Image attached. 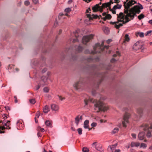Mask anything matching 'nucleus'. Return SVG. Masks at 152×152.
Instances as JSON below:
<instances>
[{
    "label": "nucleus",
    "instance_id": "obj_48",
    "mask_svg": "<svg viewBox=\"0 0 152 152\" xmlns=\"http://www.w3.org/2000/svg\"><path fill=\"white\" fill-rule=\"evenodd\" d=\"M32 1L34 4H37L38 2V0H32Z\"/></svg>",
    "mask_w": 152,
    "mask_h": 152
},
{
    "label": "nucleus",
    "instance_id": "obj_16",
    "mask_svg": "<svg viewBox=\"0 0 152 152\" xmlns=\"http://www.w3.org/2000/svg\"><path fill=\"white\" fill-rule=\"evenodd\" d=\"M145 136V133L144 132H140L138 136L139 139L140 140H143Z\"/></svg>",
    "mask_w": 152,
    "mask_h": 152
},
{
    "label": "nucleus",
    "instance_id": "obj_33",
    "mask_svg": "<svg viewBox=\"0 0 152 152\" xmlns=\"http://www.w3.org/2000/svg\"><path fill=\"white\" fill-rule=\"evenodd\" d=\"M79 84V82H77L75 83L73 85L74 87L76 89H78V85Z\"/></svg>",
    "mask_w": 152,
    "mask_h": 152
},
{
    "label": "nucleus",
    "instance_id": "obj_58",
    "mask_svg": "<svg viewBox=\"0 0 152 152\" xmlns=\"http://www.w3.org/2000/svg\"><path fill=\"white\" fill-rule=\"evenodd\" d=\"M149 23L150 24L152 25V19L150 20H149L148 21Z\"/></svg>",
    "mask_w": 152,
    "mask_h": 152
},
{
    "label": "nucleus",
    "instance_id": "obj_54",
    "mask_svg": "<svg viewBox=\"0 0 152 152\" xmlns=\"http://www.w3.org/2000/svg\"><path fill=\"white\" fill-rule=\"evenodd\" d=\"M64 15V14L63 13H60L59 14V16H58V18L59 19L61 18V17L63 16Z\"/></svg>",
    "mask_w": 152,
    "mask_h": 152
},
{
    "label": "nucleus",
    "instance_id": "obj_37",
    "mask_svg": "<svg viewBox=\"0 0 152 152\" xmlns=\"http://www.w3.org/2000/svg\"><path fill=\"white\" fill-rule=\"evenodd\" d=\"M71 11V9L69 8H67L65 10V11L66 12H69Z\"/></svg>",
    "mask_w": 152,
    "mask_h": 152
},
{
    "label": "nucleus",
    "instance_id": "obj_63",
    "mask_svg": "<svg viewBox=\"0 0 152 152\" xmlns=\"http://www.w3.org/2000/svg\"><path fill=\"white\" fill-rule=\"evenodd\" d=\"M65 15H66V16H67L68 15V14L67 13H66L65 14Z\"/></svg>",
    "mask_w": 152,
    "mask_h": 152
},
{
    "label": "nucleus",
    "instance_id": "obj_9",
    "mask_svg": "<svg viewBox=\"0 0 152 152\" xmlns=\"http://www.w3.org/2000/svg\"><path fill=\"white\" fill-rule=\"evenodd\" d=\"M130 117V114L128 113H126L124 115L123 121H122V124L123 126L126 127V124L129 122L128 119Z\"/></svg>",
    "mask_w": 152,
    "mask_h": 152
},
{
    "label": "nucleus",
    "instance_id": "obj_25",
    "mask_svg": "<svg viewBox=\"0 0 152 152\" xmlns=\"http://www.w3.org/2000/svg\"><path fill=\"white\" fill-rule=\"evenodd\" d=\"M122 7V5L117 4V5L114 6L113 7V8H114L115 10L117 9H120Z\"/></svg>",
    "mask_w": 152,
    "mask_h": 152
},
{
    "label": "nucleus",
    "instance_id": "obj_14",
    "mask_svg": "<svg viewBox=\"0 0 152 152\" xmlns=\"http://www.w3.org/2000/svg\"><path fill=\"white\" fill-rule=\"evenodd\" d=\"M113 2L112 0H110V2H108L106 3H104L103 4L101 7L102 8V10L103 8H106L107 7H109L110 5L111 4H113Z\"/></svg>",
    "mask_w": 152,
    "mask_h": 152
},
{
    "label": "nucleus",
    "instance_id": "obj_17",
    "mask_svg": "<svg viewBox=\"0 0 152 152\" xmlns=\"http://www.w3.org/2000/svg\"><path fill=\"white\" fill-rule=\"evenodd\" d=\"M88 17L90 20L92 19H97L98 18H102V16L100 15L99 16H98L97 15H92L91 16L90 15H88Z\"/></svg>",
    "mask_w": 152,
    "mask_h": 152
},
{
    "label": "nucleus",
    "instance_id": "obj_60",
    "mask_svg": "<svg viewBox=\"0 0 152 152\" xmlns=\"http://www.w3.org/2000/svg\"><path fill=\"white\" fill-rule=\"evenodd\" d=\"M44 70H45V71H43H43H42V72H45V71H46L47 70H46V69H44Z\"/></svg>",
    "mask_w": 152,
    "mask_h": 152
},
{
    "label": "nucleus",
    "instance_id": "obj_40",
    "mask_svg": "<svg viewBox=\"0 0 152 152\" xmlns=\"http://www.w3.org/2000/svg\"><path fill=\"white\" fill-rule=\"evenodd\" d=\"M24 4L25 5L28 6L30 2L28 1L27 0L25 1Z\"/></svg>",
    "mask_w": 152,
    "mask_h": 152
},
{
    "label": "nucleus",
    "instance_id": "obj_44",
    "mask_svg": "<svg viewBox=\"0 0 152 152\" xmlns=\"http://www.w3.org/2000/svg\"><path fill=\"white\" fill-rule=\"evenodd\" d=\"M58 97L59 99L61 101H62L65 99V98L64 97H62L61 96H58Z\"/></svg>",
    "mask_w": 152,
    "mask_h": 152
},
{
    "label": "nucleus",
    "instance_id": "obj_53",
    "mask_svg": "<svg viewBox=\"0 0 152 152\" xmlns=\"http://www.w3.org/2000/svg\"><path fill=\"white\" fill-rule=\"evenodd\" d=\"M37 134L38 137H41L42 136V134L40 133V132H38Z\"/></svg>",
    "mask_w": 152,
    "mask_h": 152
},
{
    "label": "nucleus",
    "instance_id": "obj_15",
    "mask_svg": "<svg viewBox=\"0 0 152 152\" xmlns=\"http://www.w3.org/2000/svg\"><path fill=\"white\" fill-rule=\"evenodd\" d=\"M117 145V144H115L109 146L107 148L108 151L109 152H113Z\"/></svg>",
    "mask_w": 152,
    "mask_h": 152
},
{
    "label": "nucleus",
    "instance_id": "obj_56",
    "mask_svg": "<svg viewBox=\"0 0 152 152\" xmlns=\"http://www.w3.org/2000/svg\"><path fill=\"white\" fill-rule=\"evenodd\" d=\"M5 108L7 110H10V108L8 106L5 107Z\"/></svg>",
    "mask_w": 152,
    "mask_h": 152
},
{
    "label": "nucleus",
    "instance_id": "obj_47",
    "mask_svg": "<svg viewBox=\"0 0 152 152\" xmlns=\"http://www.w3.org/2000/svg\"><path fill=\"white\" fill-rule=\"evenodd\" d=\"M131 135L133 138L134 139L136 138V135L135 134L132 133V134Z\"/></svg>",
    "mask_w": 152,
    "mask_h": 152
},
{
    "label": "nucleus",
    "instance_id": "obj_18",
    "mask_svg": "<svg viewBox=\"0 0 152 152\" xmlns=\"http://www.w3.org/2000/svg\"><path fill=\"white\" fill-rule=\"evenodd\" d=\"M51 109L54 111H57L59 110V107L58 105L55 104H53L51 105Z\"/></svg>",
    "mask_w": 152,
    "mask_h": 152
},
{
    "label": "nucleus",
    "instance_id": "obj_34",
    "mask_svg": "<svg viewBox=\"0 0 152 152\" xmlns=\"http://www.w3.org/2000/svg\"><path fill=\"white\" fill-rule=\"evenodd\" d=\"M77 131H78L79 134L80 135L82 134V129H81V128H78L77 129Z\"/></svg>",
    "mask_w": 152,
    "mask_h": 152
},
{
    "label": "nucleus",
    "instance_id": "obj_4",
    "mask_svg": "<svg viewBox=\"0 0 152 152\" xmlns=\"http://www.w3.org/2000/svg\"><path fill=\"white\" fill-rule=\"evenodd\" d=\"M104 42L103 41L102 42L101 45H100L99 43H97L95 45L94 48L95 53H100L101 51L104 50V49H107L108 48L109 46H105L103 47Z\"/></svg>",
    "mask_w": 152,
    "mask_h": 152
},
{
    "label": "nucleus",
    "instance_id": "obj_42",
    "mask_svg": "<svg viewBox=\"0 0 152 152\" xmlns=\"http://www.w3.org/2000/svg\"><path fill=\"white\" fill-rule=\"evenodd\" d=\"M138 34H139V36L141 37H144V34L143 33H142V32L139 33Z\"/></svg>",
    "mask_w": 152,
    "mask_h": 152
},
{
    "label": "nucleus",
    "instance_id": "obj_52",
    "mask_svg": "<svg viewBox=\"0 0 152 152\" xmlns=\"http://www.w3.org/2000/svg\"><path fill=\"white\" fill-rule=\"evenodd\" d=\"M120 0H114V1L113 2L115 3H118L119 2H120Z\"/></svg>",
    "mask_w": 152,
    "mask_h": 152
},
{
    "label": "nucleus",
    "instance_id": "obj_35",
    "mask_svg": "<svg viewBox=\"0 0 152 152\" xmlns=\"http://www.w3.org/2000/svg\"><path fill=\"white\" fill-rule=\"evenodd\" d=\"M110 10L112 12L113 14H116V11H115V9L114 8H113V7L112 9H110Z\"/></svg>",
    "mask_w": 152,
    "mask_h": 152
},
{
    "label": "nucleus",
    "instance_id": "obj_62",
    "mask_svg": "<svg viewBox=\"0 0 152 152\" xmlns=\"http://www.w3.org/2000/svg\"><path fill=\"white\" fill-rule=\"evenodd\" d=\"M43 152H47V151L45 149H44V151H43Z\"/></svg>",
    "mask_w": 152,
    "mask_h": 152
},
{
    "label": "nucleus",
    "instance_id": "obj_64",
    "mask_svg": "<svg viewBox=\"0 0 152 152\" xmlns=\"http://www.w3.org/2000/svg\"><path fill=\"white\" fill-rule=\"evenodd\" d=\"M150 45L152 44V42H151L150 43Z\"/></svg>",
    "mask_w": 152,
    "mask_h": 152
},
{
    "label": "nucleus",
    "instance_id": "obj_49",
    "mask_svg": "<svg viewBox=\"0 0 152 152\" xmlns=\"http://www.w3.org/2000/svg\"><path fill=\"white\" fill-rule=\"evenodd\" d=\"M2 116H3V117L4 118H5V119H6L7 118V116L5 114H3L2 115Z\"/></svg>",
    "mask_w": 152,
    "mask_h": 152
},
{
    "label": "nucleus",
    "instance_id": "obj_39",
    "mask_svg": "<svg viewBox=\"0 0 152 152\" xmlns=\"http://www.w3.org/2000/svg\"><path fill=\"white\" fill-rule=\"evenodd\" d=\"M40 115V112L39 111L37 112L36 113V117L35 118V119L36 118H38Z\"/></svg>",
    "mask_w": 152,
    "mask_h": 152
},
{
    "label": "nucleus",
    "instance_id": "obj_22",
    "mask_svg": "<svg viewBox=\"0 0 152 152\" xmlns=\"http://www.w3.org/2000/svg\"><path fill=\"white\" fill-rule=\"evenodd\" d=\"M82 116L78 115L75 118V122L77 125H78L80 120V119H82Z\"/></svg>",
    "mask_w": 152,
    "mask_h": 152
},
{
    "label": "nucleus",
    "instance_id": "obj_8",
    "mask_svg": "<svg viewBox=\"0 0 152 152\" xmlns=\"http://www.w3.org/2000/svg\"><path fill=\"white\" fill-rule=\"evenodd\" d=\"M142 47V42L140 41H137L133 46V49L134 50L137 51L141 49Z\"/></svg>",
    "mask_w": 152,
    "mask_h": 152
},
{
    "label": "nucleus",
    "instance_id": "obj_6",
    "mask_svg": "<svg viewBox=\"0 0 152 152\" xmlns=\"http://www.w3.org/2000/svg\"><path fill=\"white\" fill-rule=\"evenodd\" d=\"M79 31H77L75 32H73V34L74 35L75 37V39L74 38L71 40H72V42H79V40H81L82 38V35L78 33Z\"/></svg>",
    "mask_w": 152,
    "mask_h": 152
},
{
    "label": "nucleus",
    "instance_id": "obj_30",
    "mask_svg": "<svg viewBox=\"0 0 152 152\" xmlns=\"http://www.w3.org/2000/svg\"><path fill=\"white\" fill-rule=\"evenodd\" d=\"M83 50V48L82 47L79 46H78L77 48V50L78 52H80L81 51Z\"/></svg>",
    "mask_w": 152,
    "mask_h": 152
},
{
    "label": "nucleus",
    "instance_id": "obj_3",
    "mask_svg": "<svg viewBox=\"0 0 152 152\" xmlns=\"http://www.w3.org/2000/svg\"><path fill=\"white\" fill-rule=\"evenodd\" d=\"M10 125V121H7V122L4 121H0V133L1 134L4 133V131H1V130H3L5 129H10L11 128L9 127Z\"/></svg>",
    "mask_w": 152,
    "mask_h": 152
},
{
    "label": "nucleus",
    "instance_id": "obj_24",
    "mask_svg": "<svg viewBox=\"0 0 152 152\" xmlns=\"http://www.w3.org/2000/svg\"><path fill=\"white\" fill-rule=\"evenodd\" d=\"M119 131V129L117 127L114 128L113 129L111 133L113 134H114L115 133H118Z\"/></svg>",
    "mask_w": 152,
    "mask_h": 152
},
{
    "label": "nucleus",
    "instance_id": "obj_7",
    "mask_svg": "<svg viewBox=\"0 0 152 152\" xmlns=\"http://www.w3.org/2000/svg\"><path fill=\"white\" fill-rule=\"evenodd\" d=\"M93 37L94 35L92 34L84 36L82 38L83 43L84 44H86L90 40L93 39Z\"/></svg>",
    "mask_w": 152,
    "mask_h": 152
},
{
    "label": "nucleus",
    "instance_id": "obj_55",
    "mask_svg": "<svg viewBox=\"0 0 152 152\" xmlns=\"http://www.w3.org/2000/svg\"><path fill=\"white\" fill-rule=\"evenodd\" d=\"M111 41L112 40L111 39H108L107 41V44H109Z\"/></svg>",
    "mask_w": 152,
    "mask_h": 152
},
{
    "label": "nucleus",
    "instance_id": "obj_38",
    "mask_svg": "<svg viewBox=\"0 0 152 152\" xmlns=\"http://www.w3.org/2000/svg\"><path fill=\"white\" fill-rule=\"evenodd\" d=\"M45 124L47 126H50V121H46L45 122Z\"/></svg>",
    "mask_w": 152,
    "mask_h": 152
},
{
    "label": "nucleus",
    "instance_id": "obj_2",
    "mask_svg": "<svg viewBox=\"0 0 152 152\" xmlns=\"http://www.w3.org/2000/svg\"><path fill=\"white\" fill-rule=\"evenodd\" d=\"M88 100L90 102L94 103V110L97 112L101 110L105 111L108 109L107 107L104 106V104L102 102L96 100H93V99L90 98H89L88 100L86 99L84 100V102L86 105L88 104Z\"/></svg>",
    "mask_w": 152,
    "mask_h": 152
},
{
    "label": "nucleus",
    "instance_id": "obj_23",
    "mask_svg": "<svg viewBox=\"0 0 152 152\" xmlns=\"http://www.w3.org/2000/svg\"><path fill=\"white\" fill-rule=\"evenodd\" d=\"M140 145V143L139 142H132L131 143V146L132 147H138Z\"/></svg>",
    "mask_w": 152,
    "mask_h": 152
},
{
    "label": "nucleus",
    "instance_id": "obj_12",
    "mask_svg": "<svg viewBox=\"0 0 152 152\" xmlns=\"http://www.w3.org/2000/svg\"><path fill=\"white\" fill-rule=\"evenodd\" d=\"M92 10L94 12H96L98 11L101 12L102 11L101 7L99 6V4H96L93 7Z\"/></svg>",
    "mask_w": 152,
    "mask_h": 152
},
{
    "label": "nucleus",
    "instance_id": "obj_32",
    "mask_svg": "<svg viewBox=\"0 0 152 152\" xmlns=\"http://www.w3.org/2000/svg\"><path fill=\"white\" fill-rule=\"evenodd\" d=\"M82 150L84 152H88L89 151L88 149L86 147H83V148Z\"/></svg>",
    "mask_w": 152,
    "mask_h": 152
},
{
    "label": "nucleus",
    "instance_id": "obj_45",
    "mask_svg": "<svg viewBox=\"0 0 152 152\" xmlns=\"http://www.w3.org/2000/svg\"><path fill=\"white\" fill-rule=\"evenodd\" d=\"M137 112L139 114L140 113L142 112V110L141 109H139L137 110Z\"/></svg>",
    "mask_w": 152,
    "mask_h": 152
},
{
    "label": "nucleus",
    "instance_id": "obj_31",
    "mask_svg": "<svg viewBox=\"0 0 152 152\" xmlns=\"http://www.w3.org/2000/svg\"><path fill=\"white\" fill-rule=\"evenodd\" d=\"M104 32L106 34H108L109 32V30L108 28L105 27L103 29Z\"/></svg>",
    "mask_w": 152,
    "mask_h": 152
},
{
    "label": "nucleus",
    "instance_id": "obj_43",
    "mask_svg": "<svg viewBox=\"0 0 152 152\" xmlns=\"http://www.w3.org/2000/svg\"><path fill=\"white\" fill-rule=\"evenodd\" d=\"M91 126L93 127H95L97 125V124L95 122H93L91 124Z\"/></svg>",
    "mask_w": 152,
    "mask_h": 152
},
{
    "label": "nucleus",
    "instance_id": "obj_59",
    "mask_svg": "<svg viewBox=\"0 0 152 152\" xmlns=\"http://www.w3.org/2000/svg\"><path fill=\"white\" fill-rule=\"evenodd\" d=\"M149 149L151 150H152V145H151L149 148Z\"/></svg>",
    "mask_w": 152,
    "mask_h": 152
},
{
    "label": "nucleus",
    "instance_id": "obj_50",
    "mask_svg": "<svg viewBox=\"0 0 152 152\" xmlns=\"http://www.w3.org/2000/svg\"><path fill=\"white\" fill-rule=\"evenodd\" d=\"M116 61V60L114 58H112L111 60V62L113 63Z\"/></svg>",
    "mask_w": 152,
    "mask_h": 152
},
{
    "label": "nucleus",
    "instance_id": "obj_41",
    "mask_svg": "<svg viewBox=\"0 0 152 152\" xmlns=\"http://www.w3.org/2000/svg\"><path fill=\"white\" fill-rule=\"evenodd\" d=\"M120 56V53H119L118 52V51H117V52H116V54H114L113 55V57H116V56Z\"/></svg>",
    "mask_w": 152,
    "mask_h": 152
},
{
    "label": "nucleus",
    "instance_id": "obj_10",
    "mask_svg": "<svg viewBox=\"0 0 152 152\" xmlns=\"http://www.w3.org/2000/svg\"><path fill=\"white\" fill-rule=\"evenodd\" d=\"M92 145L94 147L95 149L97 151L102 152L104 151L103 149L102 148V145L99 144L97 143L96 142L93 143Z\"/></svg>",
    "mask_w": 152,
    "mask_h": 152
},
{
    "label": "nucleus",
    "instance_id": "obj_46",
    "mask_svg": "<svg viewBox=\"0 0 152 152\" xmlns=\"http://www.w3.org/2000/svg\"><path fill=\"white\" fill-rule=\"evenodd\" d=\"M152 32V31H147L146 33H145V35H147L148 34H149L151 33Z\"/></svg>",
    "mask_w": 152,
    "mask_h": 152
},
{
    "label": "nucleus",
    "instance_id": "obj_28",
    "mask_svg": "<svg viewBox=\"0 0 152 152\" xmlns=\"http://www.w3.org/2000/svg\"><path fill=\"white\" fill-rule=\"evenodd\" d=\"M145 17V15L142 14H140L138 17V18L139 20H141L142 19L144 18Z\"/></svg>",
    "mask_w": 152,
    "mask_h": 152
},
{
    "label": "nucleus",
    "instance_id": "obj_36",
    "mask_svg": "<svg viewBox=\"0 0 152 152\" xmlns=\"http://www.w3.org/2000/svg\"><path fill=\"white\" fill-rule=\"evenodd\" d=\"M49 89L47 87H45L43 89L44 91L45 92L47 93L49 91Z\"/></svg>",
    "mask_w": 152,
    "mask_h": 152
},
{
    "label": "nucleus",
    "instance_id": "obj_5",
    "mask_svg": "<svg viewBox=\"0 0 152 152\" xmlns=\"http://www.w3.org/2000/svg\"><path fill=\"white\" fill-rule=\"evenodd\" d=\"M142 129L144 130H148V132L146 136L148 138L152 137V131L151 132L150 130L152 129V124L150 125L145 124L141 126Z\"/></svg>",
    "mask_w": 152,
    "mask_h": 152
},
{
    "label": "nucleus",
    "instance_id": "obj_20",
    "mask_svg": "<svg viewBox=\"0 0 152 152\" xmlns=\"http://www.w3.org/2000/svg\"><path fill=\"white\" fill-rule=\"evenodd\" d=\"M50 111L49 107L47 105H46L43 108V112L44 113H47Z\"/></svg>",
    "mask_w": 152,
    "mask_h": 152
},
{
    "label": "nucleus",
    "instance_id": "obj_57",
    "mask_svg": "<svg viewBox=\"0 0 152 152\" xmlns=\"http://www.w3.org/2000/svg\"><path fill=\"white\" fill-rule=\"evenodd\" d=\"M115 152H120V150L119 149H118L116 150L115 151Z\"/></svg>",
    "mask_w": 152,
    "mask_h": 152
},
{
    "label": "nucleus",
    "instance_id": "obj_21",
    "mask_svg": "<svg viewBox=\"0 0 152 152\" xmlns=\"http://www.w3.org/2000/svg\"><path fill=\"white\" fill-rule=\"evenodd\" d=\"M130 38L128 34H125L124 36V39L123 41V43H126L127 42H128Z\"/></svg>",
    "mask_w": 152,
    "mask_h": 152
},
{
    "label": "nucleus",
    "instance_id": "obj_26",
    "mask_svg": "<svg viewBox=\"0 0 152 152\" xmlns=\"http://www.w3.org/2000/svg\"><path fill=\"white\" fill-rule=\"evenodd\" d=\"M37 130L38 132H43L45 131V130L43 128H41L40 126H38L37 128Z\"/></svg>",
    "mask_w": 152,
    "mask_h": 152
},
{
    "label": "nucleus",
    "instance_id": "obj_61",
    "mask_svg": "<svg viewBox=\"0 0 152 152\" xmlns=\"http://www.w3.org/2000/svg\"><path fill=\"white\" fill-rule=\"evenodd\" d=\"M16 70L17 71H19V69L18 68H16Z\"/></svg>",
    "mask_w": 152,
    "mask_h": 152
},
{
    "label": "nucleus",
    "instance_id": "obj_11",
    "mask_svg": "<svg viewBox=\"0 0 152 152\" xmlns=\"http://www.w3.org/2000/svg\"><path fill=\"white\" fill-rule=\"evenodd\" d=\"M17 125L18 129H22L24 127L23 123L21 120H19L17 121Z\"/></svg>",
    "mask_w": 152,
    "mask_h": 152
},
{
    "label": "nucleus",
    "instance_id": "obj_29",
    "mask_svg": "<svg viewBox=\"0 0 152 152\" xmlns=\"http://www.w3.org/2000/svg\"><path fill=\"white\" fill-rule=\"evenodd\" d=\"M30 102L32 104H34L36 102V101L34 99H31L29 100Z\"/></svg>",
    "mask_w": 152,
    "mask_h": 152
},
{
    "label": "nucleus",
    "instance_id": "obj_27",
    "mask_svg": "<svg viewBox=\"0 0 152 152\" xmlns=\"http://www.w3.org/2000/svg\"><path fill=\"white\" fill-rule=\"evenodd\" d=\"M147 147V145L146 144L144 143H141V145L140 146V148H145Z\"/></svg>",
    "mask_w": 152,
    "mask_h": 152
},
{
    "label": "nucleus",
    "instance_id": "obj_51",
    "mask_svg": "<svg viewBox=\"0 0 152 152\" xmlns=\"http://www.w3.org/2000/svg\"><path fill=\"white\" fill-rule=\"evenodd\" d=\"M14 98L15 99V103H17L18 102V100L17 99V98L16 96H14Z\"/></svg>",
    "mask_w": 152,
    "mask_h": 152
},
{
    "label": "nucleus",
    "instance_id": "obj_19",
    "mask_svg": "<svg viewBox=\"0 0 152 152\" xmlns=\"http://www.w3.org/2000/svg\"><path fill=\"white\" fill-rule=\"evenodd\" d=\"M89 121L88 120H86L84 123L83 127L85 129H89V130H90L91 129H89Z\"/></svg>",
    "mask_w": 152,
    "mask_h": 152
},
{
    "label": "nucleus",
    "instance_id": "obj_13",
    "mask_svg": "<svg viewBox=\"0 0 152 152\" xmlns=\"http://www.w3.org/2000/svg\"><path fill=\"white\" fill-rule=\"evenodd\" d=\"M102 15L104 17H102L101 18L103 19L104 20H105L107 19H110L111 18V16L110 15L107 14L106 12L103 13Z\"/></svg>",
    "mask_w": 152,
    "mask_h": 152
},
{
    "label": "nucleus",
    "instance_id": "obj_1",
    "mask_svg": "<svg viewBox=\"0 0 152 152\" xmlns=\"http://www.w3.org/2000/svg\"><path fill=\"white\" fill-rule=\"evenodd\" d=\"M136 3V2L133 0H126V1L124 2L125 9L124 13L120 12L117 14V21L110 22V23L114 25L117 29L122 26L123 24H125L130 20L129 17L133 19L136 14H139L141 12L140 10L142 9L143 7L140 4L134 6L133 7L129 10L131 6Z\"/></svg>",
    "mask_w": 152,
    "mask_h": 152
}]
</instances>
